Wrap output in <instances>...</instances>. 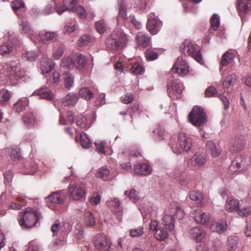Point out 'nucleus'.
Here are the masks:
<instances>
[{"mask_svg": "<svg viewBox=\"0 0 251 251\" xmlns=\"http://www.w3.org/2000/svg\"><path fill=\"white\" fill-rule=\"evenodd\" d=\"M181 51L185 55H190L200 64L203 63L200 48L196 47L190 41L185 40L181 48Z\"/></svg>", "mask_w": 251, "mask_h": 251, "instance_id": "nucleus-9", "label": "nucleus"}, {"mask_svg": "<svg viewBox=\"0 0 251 251\" xmlns=\"http://www.w3.org/2000/svg\"><path fill=\"white\" fill-rule=\"evenodd\" d=\"M68 120L66 121L64 118L61 113L60 114L59 124L61 125L71 124L72 125L74 122L73 114L72 112H68L67 113Z\"/></svg>", "mask_w": 251, "mask_h": 251, "instance_id": "nucleus-54", "label": "nucleus"}, {"mask_svg": "<svg viewBox=\"0 0 251 251\" xmlns=\"http://www.w3.org/2000/svg\"><path fill=\"white\" fill-rule=\"evenodd\" d=\"M135 172L141 175H149L151 173L152 168L148 163L138 164L134 166Z\"/></svg>", "mask_w": 251, "mask_h": 251, "instance_id": "nucleus-29", "label": "nucleus"}, {"mask_svg": "<svg viewBox=\"0 0 251 251\" xmlns=\"http://www.w3.org/2000/svg\"><path fill=\"white\" fill-rule=\"evenodd\" d=\"M78 25L75 23H68L63 28L64 33L66 34H70L77 30Z\"/></svg>", "mask_w": 251, "mask_h": 251, "instance_id": "nucleus-53", "label": "nucleus"}, {"mask_svg": "<svg viewBox=\"0 0 251 251\" xmlns=\"http://www.w3.org/2000/svg\"><path fill=\"white\" fill-rule=\"evenodd\" d=\"M14 43L12 37H9L8 40L3 43L0 46V54L1 55H7L13 51Z\"/></svg>", "mask_w": 251, "mask_h": 251, "instance_id": "nucleus-28", "label": "nucleus"}, {"mask_svg": "<svg viewBox=\"0 0 251 251\" xmlns=\"http://www.w3.org/2000/svg\"><path fill=\"white\" fill-rule=\"evenodd\" d=\"M41 218V214L28 208L24 212L20 213L18 217L19 225L24 228H30L35 226Z\"/></svg>", "mask_w": 251, "mask_h": 251, "instance_id": "nucleus-2", "label": "nucleus"}, {"mask_svg": "<svg viewBox=\"0 0 251 251\" xmlns=\"http://www.w3.org/2000/svg\"><path fill=\"white\" fill-rule=\"evenodd\" d=\"M20 25L21 27V31L23 34H27L28 37L31 39V40L33 41V38L31 36L35 34V32L31 28L30 25L25 20L22 21L20 24Z\"/></svg>", "mask_w": 251, "mask_h": 251, "instance_id": "nucleus-35", "label": "nucleus"}, {"mask_svg": "<svg viewBox=\"0 0 251 251\" xmlns=\"http://www.w3.org/2000/svg\"><path fill=\"white\" fill-rule=\"evenodd\" d=\"M170 213L171 215H175L178 219H182L184 218L185 213L179 204L172 203L170 207Z\"/></svg>", "mask_w": 251, "mask_h": 251, "instance_id": "nucleus-36", "label": "nucleus"}, {"mask_svg": "<svg viewBox=\"0 0 251 251\" xmlns=\"http://www.w3.org/2000/svg\"><path fill=\"white\" fill-rule=\"evenodd\" d=\"M206 157L203 154L196 153L191 158V162L194 166H203L206 162Z\"/></svg>", "mask_w": 251, "mask_h": 251, "instance_id": "nucleus-31", "label": "nucleus"}, {"mask_svg": "<svg viewBox=\"0 0 251 251\" xmlns=\"http://www.w3.org/2000/svg\"><path fill=\"white\" fill-rule=\"evenodd\" d=\"M125 0H121L120 5L121 2ZM125 10L128 8H130L134 6L135 8H138L140 10H144L146 7V0H125Z\"/></svg>", "mask_w": 251, "mask_h": 251, "instance_id": "nucleus-25", "label": "nucleus"}, {"mask_svg": "<svg viewBox=\"0 0 251 251\" xmlns=\"http://www.w3.org/2000/svg\"><path fill=\"white\" fill-rule=\"evenodd\" d=\"M76 4L77 0H64V6L56 5L55 7V11L59 15L67 10L74 11Z\"/></svg>", "mask_w": 251, "mask_h": 251, "instance_id": "nucleus-18", "label": "nucleus"}, {"mask_svg": "<svg viewBox=\"0 0 251 251\" xmlns=\"http://www.w3.org/2000/svg\"><path fill=\"white\" fill-rule=\"evenodd\" d=\"M84 222L87 226H94L95 225L96 221L92 213L89 211L85 212L84 217Z\"/></svg>", "mask_w": 251, "mask_h": 251, "instance_id": "nucleus-52", "label": "nucleus"}, {"mask_svg": "<svg viewBox=\"0 0 251 251\" xmlns=\"http://www.w3.org/2000/svg\"><path fill=\"white\" fill-rule=\"evenodd\" d=\"M94 242L96 248L100 251H108L110 248L111 242L105 234L97 235Z\"/></svg>", "mask_w": 251, "mask_h": 251, "instance_id": "nucleus-13", "label": "nucleus"}, {"mask_svg": "<svg viewBox=\"0 0 251 251\" xmlns=\"http://www.w3.org/2000/svg\"><path fill=\"white\" fill-rule=\"evenodd\" d=\"M237 8L242 19L245 13H248L251 11V0H238Z\"/></svg>", "mask_w": 251, "mask_h": 251, "instance_id": "nucleus-23", "label": "nucleus"}, {"mask_svg": "<svg viewBox=\"0 0 251 251\" xmlns=\"http://www.w3.org/2000/svg\"><path fill=\"white\" fill-rule=\"evenodd\" d=\"M127 41V35L122 29L117 28L107 38L106 44L108 48L117 50L126 46Z\"/></svg>", "mask_w": 251, "mask_h": 251, "instance_id": "nucleus-1", "label": "nucleus"}, {"mask_svg": "<svg viewBox=\"0 0 251 251\" xmlns=\"http://www.w3.org/2000/svg\"><path fill=\"white\" fill-rule=\"evenodd\" d=\"M110 171L105 166H103L100 168L97 173V176L102 179L104 180L108 179Z\"/></svg>", "mask_w": 251, "mask_h": 251, "instance_id": "nucleus-51", "label": "nucleus"}, {"mask_svg": "<svg viewBox=\"0 0 251 251\" xmlns=\"http://www.w3.org/2000/svg\"><path fill=\"white\" fill-rule=\"evenodd\" d=\"M86 57L81 54H76L74 59V64L77 69H83L87 64Z\"/></svg>", "mask_w": 251, "mask_h": 251, "instance_id": "nucleus-37", "label": "nucleus"}, {"mask_svg": "<svg viewBox=\"0 0 251 251\" xmlns=\"http://www.w3.org/2000/svg\"><path fill=\"white\" fill-rule=\"evenodd\" d=\"M153 14H151L148 17L147 27L152 35L156 34L161 29V24L158 22Z\"/></svg>", "mask_w": 251, "mask_h": 251, "instance_id": "nucleus-16", "label": "nucleus"}, {"mask_svg": "<svg viewBox=\"0 0 251 251\" xmlns=\"http://www.w3.org/2000/svg\"><path fill=\"white\" fill-rule=\"evenodd\" d=\"M136 40L138 47L142 49L147 48L151 44V37L143 32H139L137 34Z\"/></svg>", "mask_w": 251, "mask_h": 251, "instance_id": "nucleus-22", "label": "nucleus"}, {"mask_svg": "<svg viewBox=\"0 0 251 251\" xmlns=\"http://www.w3.org/2000/svg\"><path fill=\"white\" fill-rule=\"evenodd\" d=\"M33 95L39 96L41 99L47 100H51L54 97L53 92L47 86H43L39 89L35 91Z\"/></svg>", "mask_w": 251, "mask_h": 251, "instance_id": "nucleus-21", "label": "nucleus"}, {"mask_svg": "<svg viewBox=\"0 0 251 251\" xmlns=\"http://www.w3.org/2000/svg\"><path fill=\"white\" fill-rule=\"evenodd\" d=\"M24 123L29 127H31L37 124L36 116L32 112H27L23 118Z\"/></svg>", "mask_w": 251, "mask_h": 251, "instance_id": "nucleus-38", "label": "nucleus"}, {"mask_svg": "<svg viewBox=\"0 0 251 251\" xmlns=\"http://www.w3.org/2000/svg\"><path fill=\"white\" fill-rule=\"evenodd\" d=\"M190 216L197 223L202 225L207 224L210 219L209 214L201 209L194 210L190 213Z\"/></svg>", "mask_w": 251, "mask_h": 251, "instance_id": "nucleus-14", "label": "nucleus"}, {"mask_svg": "<svg viewBox=\"0 0 251 251\" xmlns=\"http://www.w3.org/2000/svg\"><path fill=\"white\" fill-rule=\"evenodd\" d=\"M26 104V100H19L14 105L13 109L18 113L21 112L25 108Z\"/></svg>", "mask_w": 251, "mask_h": 251, "instance_id": "nucleus-64", "label": "nucleus"}, {"mask_svg": "<svg viewBox=\"0 0 251 251\" xmlns=\"http://www.w3.org/2000/svg\"><path fill=\"white\" fill-rule=\"evenodd\" d=\"M78 100L77 95L73 92L69 93L62 99V104L66 106H74Z\"/></svg>", "mask_w": 251, "mask_h": 251, "instance_id": "nucleus-32", "label": "nucleus"}, {"mask_svg": "<svg viewBox=\"0 0 251 251\" xmlns=\"http://www.w3.org/2000/svg\"><path fill=\"white\" fill-rule=\"evenodd\" d=\"M144 240V242L141 245L142 248H134L132 251H153V238L151 235H148L145 238Z\"/></svg>", "mask_w": 251, "mask_h": 251, "instance_id": "nucleus-27", "label": "nucleus"}, {"mask_svg": "<svg viewBox=\"0 0 251 251\" xmlns=\"http://www.w3.org/2000/svg\"><path fill=\"white\" fill-rule=\"evenodd\" d=\"M63 79L65 87L70 90L74 85V76L70 73H65L63 74Z\"/></svg>", "mask_w": 251, "mask_h": 251, "instance_id": "nucleus-44", "label": "nucleus"}, {"mask_svg": "<svg viewBox=\"0 0 251 251\" xmlns=\"http://www.w3.org/2000/svg\"><path fill=\"white\" fill-rule=\"evenodd\" d=\"M207 146L210 150L211 155L213 157H217L220 154V151L217 148L215 143L213 141H209L207 144Z\"/></svg>", "mask_w": 251, "mask_h": 251, "instance_id": "nucleus-56", "label": "nucleus"}, {"mask_svg": "<svg viewBox=\"0 0 251 251\" xmlns=\"http://www.w3.org/2000/svg\"><path fill=\"white\" fill-rule=\"evenodd\" d=\"M95 27L98 32L100 34H103L107 30L105 23L102 20L97 22L95 23Z\"/></svg>", "mask_w": 251, "mask_h": 251, "instance_id": "nucleus-58", "label": "nucleus"}, {"mask_svg": "<svg viewBox=\"0 0 251 251\" xmlns=\"http://www.w3.org/2000/svg\"><path fill=\"white\" fill-rule=\"evenodd\" d=\"M190 199L194 201H195L200 206H203L205 203L203 201V195L198 191H192L189 194Z\"/></svg>", "mask_w": 251, "mask_h": 251, "instance_id": "nucleus-42", "label": "nucleus"}, {"mask_svg": "<svg viewBox=\"0 0 251 251\" xmlns=\"http://www.w3.org/2000/svg\"><path fill=\"white\" fill-rule=\"evenodd\" d=\"M244 141L241 138H235L230 142V151L236 152L241 151L244 147Z\"/></svg>", "mask_w": 251, "mask_h": 251, "instance_id": "nucleus-33", "label": "nucleus"}, {"mask_svg": "<svg viewBox=\"0 0 251 251\" xmlns=\"http://www.w3.org/2000/svg\"><path fill=\"white\" fill-rule=\"evenodd\" d=\"M65 46L62 43L56 42L54 43L52 57L54 59L58 60L63 55Z\"/></svg>", "mask_w": 251, "mask_h": 251, "instance_id": "nucleus-34", "label": "nucleus"}, {"mask_svg": "<svg viewBox=\"0 0 251 251\" xmlns=\"http://www.w3.org/2000/svg\"><path fill=\"white\" fill-rule=\"evenodd\" d=\"M65 195L64 191L55 192L51 193L47 198L49 208L52 210H55L54 204H60L62 203L65 200Z\"/></svg>", "mask_w": 251, "mask_h": 251, "instance_id": "nucleus-10", "label": "nucleus"}, {"mask_svg": "<svg viewBox=\"0 0 251 251\" xmlns=\"http://www.w3.org/2000/svg\"><path fill=\"white\" fill-rule=\"evenodd\" d=\"M188 120L195 126H201L206 123V114L201 107L195 106L189 114Z\"/></svg>", "mask_w": 251, "mask_h": 251, "instance_id": "nucleus-7", "label": "nucleus"}, {"mask_svg": "<svg viewBox=\"0 0 251 251\" xmlns=\"http://www.w3.org/2000/svg\"><path fill=\"white\" fill-rule=\"evenodd\" d=\"M144 233V228L143 226H139L137 228H132L130 230V235L132 237H139Z\"/></svg>", "mask_w": 251, "mask_h": 251, "instance_id": "nucleus-63", "label": "nucleus"}, {"mask_svg": "<svg viewBox=\"0 0 251 251\" xmlns=\"http://www.w3.org/2000/svg\"><path fill=\"white\" fill-rule=\"evenodd\" d=\"M68 191L70 199L73 201H82L86 198V190L84 184H71L68 187Z\"/></svg>", "mask_w": 251, "mask_h": 251, "instance_id": "nucleus-8", "label": "nucleus"}, {"mask_svg": "<svg viewBox=\"0 0 251 251\" xmlns=\"http://www.w3.org/2000/svg\"><path fill=\"white\" fill-rule=\"evenodd\" d=\"M22 56L25 60L30 62L35 61L38 58V55L34 51H26L23 54Z\"/></svg>", "mask_w": 251, "mask_h": 251, "instance_id": "nucleus-55", "label": "nucleus"}, {"mask_svg": "<svg viewBox=\"0 0 251 251\" xmlns=\"http://www.w3.org/2000/svg\"><path fill=\"white\" fill-rule=\"evenodd\" d=\"M189 235L197 242H200L205 237V231L200 226H196L190 229Z\"/></svg>", "mask_w": 251, "mask_h": 251, "instance_id": "nucleus-20", "label": "nucleus"}, {"mask_svg": "<svg viewBox=\"0 0 251 251\" xmlns=\"http://www.w3.org/2000/svg\"><path fill=\"white\" fill-rule=\"evenodd\" d=\"M227 227L226 220L225 219H222L217 222L212 223L210 228L213 231L221 234L226 230Z\"/></svg>", "mask_w": 251, "mask_h": 251, "instance_id": "nucleus-24", "label": "nucleus"}, {"mask_svg": "<svg viewBox=\"0 0 251 251\" xmlns=\"http://www.w3.org/2000/svg\"><path fill=\"white\" fill-rule=\"evenodd\" d=\"M39 68L43 75L48 74L54 69V62L51 59L43 57L40 59Z\"/></svg>", "mask_w": 251, "mask_h": 251, "instance_id": "nucleus-17", "label": "nucleus"}, {"mask_svg": "<svg viewBox=\"0 0 251 251\" xmlns=\"http://www.w3.org/2000/svg\"><path fill=\"white\" fill-rule=\"evenodd\" d=\"M75 238L80 239L84 236L83 227L80 224H76L75 229Z\"/></svg>", "mask_w": 251, "mask_h": 251, "instance_id": "nucleus-62", "label": "nucleus"}, {"mask_svg": "<svg viewBox=\"0 0 251 251\" xmlns=\"http://www.w3.org/2000/svg\"><path fill=\"white\" fill-rule=\"evenodd\" d=\"M240 207V201L233 197H228L226 200L225 207L227 212H237Z\"/></svg>", "mask_w": 251, "mask_h": 251, "instance_id": "nucleus-19", "label": "nucleus"}, {"mask_svg": "<svg viewBox=\"0 0 251 251\" xmlns=\"http://www.w3.org/2000/svg\"><path fill=\"white\" fill-rule=\"evenodd\" d=\"M4 67L7 69V74L14 77L16 79H22L26 75V71L21 67L20 61L18 59L7 63Z\"/></svg>", "mask_w": 251, "mask_h": 251, "instance_id": "nucleus-4", "label": "nucleus"}, {"mask_svg": "<svg viewBox=\"0 0 251 251\" xmlns=\"http://www.w3.org/2000/svg\"><path fill=\"white\" fill-rule=\"evenodd\" d=\"M79 96L82 99L89 100L94 96L93 92L90 90L88 87H82L80 88L78 92Z\"/></svg>", "mask_w": 251, "mask_h": 251, "instance_id": "nucleus-45", "label": "nucleus"}, {"mask_svg": "<svg viewBox=\"0 0 251 251\" xmlns=\"http://www.w3.org/2000/svg\"><path fill=\"white\" fill-rule=\"evenodd\" d=\"M60 75L58 71H55L47 79V83L53 86H56L60 81Z\"/></svg>", "mask_w": 251, "mask_h": 251, "instance_id": "nucleus-48", "label": "nucleus"}, {"mask_svg": "<svg viewBox=\"0 0 251 251\" xmlns=\"http://www.w3.org/2000/svg\"><path fill=\"white\" fill-rule=\"evenodd\" d=\"M76 140H80L81 145L83 148L87 149L91 146L90 140L85 133H81L78 136L76 137Z\"/></svg>", "mask_w": 251, "mask_h": 251, "instance_id": "nucleus-46", "label": "nucleus"}, {"mask_svg": "<svg viewBox=\"0 0 251 251\" xmlns=\"http://www.w3.org/2000/svg\"><path fill=\"white\" fill-rule=\"evenodd\" d=\"M125 0L122 1L120 4V7H119V12L117 17V24L119 25L122 22H124L126 25L128 26V24L131 23L136 29H140L142 26L141 24L137 21L134 16L127 17L126 11L125 9Z\"/></svg>", "mask_w": 251, "mask_h": 251, "instance_id": "nucleus-6", "label": "nucleus"}, {"mask_svg": "<svg viewBox=\"0 0 251 251\" xmlns=\"http://www.w3.org/2000/svg\"><path fill=\"white\" fill-rule=\"evenodd\" d=\"M171 72L172 73H176L181 76H185L189 72L188 64L186 60L179 57L174 64Z\"/></svg>", "mask_w": 251, "mask_h": 251, "instance_id": "nucleus-11", "label": "nucleus"}, {"mask_svg": "<svg viewBox=\"0 0 251 251\" xmlns=\"http://www.w3.org/2000/svg\"><path fill=\"white\" fill-rule=\"evenodd\" d=\"M170 146L174 153L180 154L181 151H188L192 147V139L184 133L178 135V145L174 139H171Z\"/></svg>", "mask_w": 251, "mask_h": 251, "instance_id": "nucleus-3", "label": "nucleus"}, {"mask_svg": "<svg viewBox=\"0 0 251 251\" xmlns=\"http://www.w3.org/2000/svg\"><path fill=\"white\" fill-rule=\"evenodd\" d=\"M164 227L160 226L155 232L154 236L158 241H164L169 236L168 231L164 229Z\"/></svg>", "mask_w": 251, "mask_h": 251, "instance_id": "nucleus-50", "label": "nucleus"}, {"mask_svg": "<svg viewBox=\"0 0 251 251\" xmlns=\"http://www.w3.org/2000/svg\"><path fill=\"white\" fill-rule=\"evenodd\" d=\"M243 165V164H241L238 160H234L229 166V170L230 173H234L242 169V166Z\"/></svg>", "mask_w": 251, "mask_h": 251, "instance_id": "nucleus-59", "label": "nucleus"}, {"mask_svg": "<svg viewBox=\"0 0 251 251\" xmlns=\"http://www.w3.org/2000/svg\"><path fill=\"white\" fill-rule=\"evenodd\" d=\"M234 51L232 50H229L225 52L222 55L220 61V65L221 67L220 68V71H221L224 66H226L231 63L234 57Z\"/></svg>", "mask_w": 251, "mask_h": 251, "instance_id": "nucleus-26", "label": "nucleus"}, {"mask_svg": "<svg viewBox=\"0 0 251 251\" xmlns=\"http://www.w3.org/2000/svg\"><path fill=\"white\" fill-rule=\"evenodd\" d=\"M120 204L119 200L116 198H112L107 201L108 206L115 213L121 212L122 208Z\"/></svg>", "mask_w": 251, "mask_h": 251, "instance_id": "nucleus-41", "label": "nucleus"}, {"mask_svg": "<svg viewBox=\"0 0 251 251\" xmlns=\"http://www.w3.org/2000/svg\"><path fill=\"white\" fill-rule=\"evenodd\" d=\"M237 80V76L235 74L228 75L225 80L223 82V85L225 88H228L230 86L234 85Z\"/></svg>", "mask_w": 251, "mask_h": 251, "instance_id": "nucleus-47", "label": "nucleus"}, {"mask_svg": "<svg viewBox=\"0 0 251 251\" xmlns=\"http://www.w3.org/2000/svg\"><path fill=\"white\" fill-rule=\"evenodd\" d=\"M162 225L168 231H172L175 228V219L170 214H166L162 218Z\"/></svg>", "mask_w": 251, "mask_h": 251, "instance_id": "nucleus-30", "label": "nucleus"}, {"mask_svg": "<svg viewBox=\"0 0 251 251\" xmlns=\"http://www.w3.org/2000/svg\"><path fill=\"white\" fill-rule=\"evenodd\" d=\"M210 23L211 26L209 30L210 33H213L218 29L220 25V21L219 16L216 14H213L211 18Z\"/></svg>", "mask_w": 251, "mask_h": 251, "instance_id": "nucleus-43", "label": "nucleus"}, {"mask_svg": "<svg viewBox=\"0 0 251 251\" xmlns=\"http://www.w3.org/2000/svg\"><path fill=\"white\" fill-rule=\"evenodd\" d=\"M168 93L172 99H176L180 97L183 89L182 84L178 82L177 80L170 82L168 84Z\"/></svg>", "mask_w": 251, "mask_h": 251, "instance_id": "nucleus-12", "label": "nucleus"}, {"mask_svg": "<svg viewBox=\"0 0 251 251\" xmlns=\"http://www.w3.org/2000/svg\"><path fill=\"white\" fill-rule=\"evenodd\" d=\"M56 35V33L55 32L43 30L39 32L38 37L41 42L46 43L48 41L52 40Z\"/></svg>", "mask_w": 251, "mask_h": 251, "instance_id": "nucleus-39", "label": "nucleus"}, {"mask_svg": "<svg viewBox=\"0 0 251 251\" xmlns=\"http://www.w3.org/2000/svg\"><path fill=\"white\" fill-rule=\"evenodd\" d=\"M72 226L68 223H64L61 225L57 221H56L51 226V231L53 236L60 235L65 236L70 232Z\"/></svg>", "mask_w": 251, "mask_h": 251, "instance_id": "nucleus-15", "label": "nucleus"}, {"mask_svg": "<svg viewBox=\"0 0 251 251\" xmlns=\"http://www.w3.org/2000/svg\"><path fill=\"white\" fill-rule=\"evenodd\" d=\"M124 195L137 204L144 219L147 217L148 214L151 212L150 207L145 203L142 205L141 202L143 200L139 197L138 194L135 189H131L125 191Z\"/></svg>", "mask_w": 251, "mask_h": 251, "instance_id": "nucleus-5", "label": "nucleus"}, {"mask_svg": "<svg viewBox=\"0 0 251 251\" xmlns=\"http://www.w3.org/2000/svg\"><path fill=\"white\" fill-rule=\"evenodd\" d=\"M76 123L77 126L81 128L86 129L90 127L87 118L82 114L77 117Z\"/></svg>", "mask_w": 251, "mask_h": 251, "instance_id": "nucleus-49", "label": "nucleus"}, {"mask_svg": "<svg viewBox=\"0 0 251 251\" xmlns=\"http://www.w3.org/2000/svg\"><path fill=\"white\" fill-rule=\"evenodd\" d=\"M238 238L236 236H230L227 238L226 251H236L237 248Z\"/></svg>", "mask_w": 251, "mask_h": 251, "instance_id": "nucleus-40", "label": "nucleus"}, {"mask_svg": "<svg viewBox=\"0 0 251 251\" xmlns=\"http://www.w3.org/2000/svg\"><path fill=\"white\" fill-rule=\"evenodd\" d=\"M11 96L10 92L5 89L0 91V104H3L9 100Z\"/></svg>", "mask_w": 251, "mask_h": 251, "instance_id": "nucleus-60", "label": "nucleus"}, {"mask_svg": "<svg viewBox=\"0 0 251 251\" xmlns=\"http://www.w3.org/2000/svg\"><path fill=\"white\" fill-rule=\"evenodd\" d=\"M74 66V60L69 57H64L61 59V66L70 69Z\"/></svg>", "mask_w": 251, "mask_h": 251, "instance_id": "nucleus-57", "label": "nucleus"}, {"mask_svg": "<svg viewBox=\"0 0 251 251\" xmlns=\"http://www.w3.org/2000/svg\"><path fill=\"white\" fill-rule=\"evenodd\" d=\"M237 212L238 215L241 217H247L251 215V206L246 207H239Z\"/></svg>", "mask_w": 251, "mask_h": 251, "instance_id": "nucleus-61", "label": "nucleus"}]
</instances>
